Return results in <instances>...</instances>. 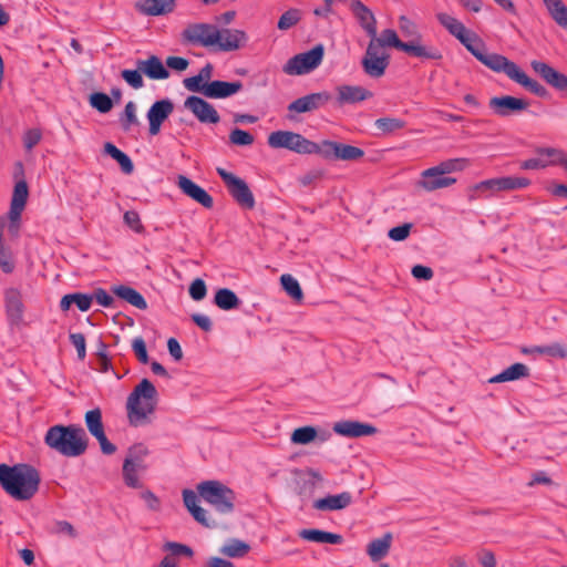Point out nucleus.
<instances>
[{
    "label": "nucleus",
    "mask_w": 567,
    "mask_h": 567,
    "mask_svg": "<svg viewBox=\"0 0 567 567\" xmlns=\"http://www.w3.org/2000/svg\"><path fill=\"white\" fill-rule=\"evenodd\" d=\"M179 189L186 196L197 202L205 208H212L214 206L213 197L199 185L194 183L192 179L184 175H179L176 182Z\"/></svg>",
    "instance_id": "nucleus-20"
},
{
    "label": "nucleus",
    "mask_w": 567,
    "mask_h": 567,
    "mask_svg": "<svg viewBox=\"0 0 567 567\" xmlns=\"http://www.w3.org/2000/svg\"><path fill=\"white\" fill-rule=\"evenodd\" d=\"M229 141L234 145L248 146L254 143V136L249 132L235 128L229 134Z\"/></svg>",
    "instance_id": "nucleus-56"
},
{
    "label": "nucleus",
    "mask_w": 567,
    "mask_h": 567,
    "mask_svg": "<svg viewBox=\"0 0 567 567\" xmlns=\"http://www.w3.org/2000/svg\"><path fill=\"white\" fill-rule=\"evenodd\" d=\"M176 0H143L137 9L145 16L158 17L172 13L175 10Z\"/></svg>",
    "instance_id": "nucleus-28"
},
{
    "label": "nucleus",
    "mask_w": 567,
    "mask_h": 567,
    "mask_svg": "<svg viewBox=\"0 0 567 567\" xmlns=\"http://www.w3.org/2000/svg\"><path fill=\"white\" fill-rule=\"evenodd\" d=\"M437 21L454 35L482 64L487 66V61L493 59L497 53L484 52L478 47L473 45V39L476 37L471 33L465 25L456 18L445 13L439 12L436 14Z\"/></svg>",
    "instance_id": "nucleus-8"
},
{
    "label": "nucleus",
    "mask_w": 567,
    "mask_h": 567,
    "mask_svg": "<svg viewBox=\"0 0 567 567\" xmlns=\"http://www.w3.org/2000/svg\"><path fill=\"white\" fill-rule=\"evenodd\" d=\"M218 37V28L210 23H192L182 32V40L193 45L215 48Z\"/></svg>",
    "instance_id": "nucleus-10"
},
{
    "label": "nucleus",
    "mask_w": 567,
    "mask_h": 567,
    "mask_svg": "<svg viewBox=\"0 0 567 567\" xmlns=\"http://www.w3.org/2000/svg\"><path fill=\"white\" fill-rule=\"evenodd\" d=\"M392 538L391 533H385L381 538H375L368 544L367 554L371 560L379 561L389 554Z\"/></svg>",
    "instance_id": "nucleus-31"
},
{
    "label": "nucleus",
    "mask_w": 567,
    "mask_h": 567,
    "mask_svg": "<svg viewBox=\"0 0 567 567\" xmlns=\"http://www.w3.org/2000/svg\"><path fill=\"white\" fill-rule=\"evenodd\" d=\"M539 155H546L549 157L546 163L551 165H559L567 172V153L564 150L555 147H542L537 150Z\"/></svg>",
    "instance_id": "nucleus-43"
},
{
    "label": "nucleus",
    "mask_w": 567,
    "mask_h": 567,
    "mask_svg": "<svg viewBox=\"0 0 567 567\" xmlns=\"http://www.w3.org/2000/svg\"><path fill=\"white\" fill-rule=\"evenodd\" d=\"M280 282L285 291L296 301L300 302L303 299L301 287L296 278L289 274L280 277Z\"/></svg>",
    "instance_id": "nucleus-47"
},
{
    "label": "nucleus",
    "mask_w": 567,
    "mask_h": 567,
    "mask_svg": "<svg viewBox=\"0 0 567 567\" xmlns=\"http://www.w3.org/2000/svg\"><path fill=\"white\" fill-rule=\"evenodd\" d=\"M528 375V368L523 363H514L499 374L493 377L489 382L514 381Z\"/></svg>",
    "instance_id": "nucleus-40"
},
{
    "label": "nucleus",
    "mask_w": 567,
    "mask_h": 567,
    "mask_svg": "<svg viewBox=\"0 0 567 567\" xmlns=\"http://www.w3.org/2000/svg\"><path fill=\"white\" fill-rule=\"evenodd\" d=\"M498 192L520 189L529 186L530 181L526 177L504 176L496 178Z\"/></svg>",
    "instance_id": "nucleus-44"
},
{
    "label": "nucleus",
    "mask_w": 567,
    "mask_h": 567,
    "mask_svg": "<svg viewBox=\"0 0 567 567\" xmlns=\"http://www.w3.org/2000/svg\"><path fill=\"white\" fill-rule=\"evenodd\" d=\"M350 8L361 27L371 38H374L377 34V20L372 11L359 0L353 1Z\"/></svg>",
    "instance_id": "nucleus-26"
},
{
    "label": "nucleus",
    "mask_w": 567,
    "mask_h": 567,
    "mask_svg": "<svg viewBox=\"0 0 567 567\" xmlns=\"http://www.w3.org/2000/svg\"><path fill=\"white\" fill-rule=\"evenodd\" d=\"M243 89L240 81L226 82L215 80L206 84L205 96L208 99H226L237 94Z\"/></svg>",
    "instance_id": "nucleus-23"
},
{
    "label": "nucleus",
    "mask_w": 567,
    "mask_h": 567,
    "mask_svg": "<svg viewBox=\"0 0 567 567\" xmlns=\"http://www.w3.org/2000/svg\"><path fill=\"white\" fill-rule=\"evenodd\" d=\"M331 99L327 91L311 93L299 97L288 105V111L293 113H305L318 110L327 104Z\"/></svg>",
    "instance_id": "nucleus-19"
},
{
    "label": "nucleus",
    "mask_w": 567,
    "mask_h": 567,
    "mask_svg": "<svg viewBox=\"0 0 567 567\" xmlns=\"http://www.w3.org/2000/svg\"><path fill=\"white\" fill-rule=\"evenodd\" d=\"M113 292L121 299L125 300L130 305L136 307L137 309L145 310L147 308V303L144 297L135 289L128 286H116L113 288Z\"/></svg>",
    "instance_id": "nucleus-34"
},
{
    "label": "nucleus",
    "mask_w": 567,
    "mask_h": 567,
    "mask_svg": "<svg viewBox=\"0 0 567 567\" xmlns=\"http://www.w3.org/2000/svg\"><path fill=\"white\" fill-rule=\"evenodd\" d=\"M332 430L338 435L344 437H361L374 435L378 429L371 424L362 423L353 420H343L336 422Z\"/></svg>",
    "instance_id": "nucleus-18"
},
{
    "label": "nucleus",
    "mask_w": 567,
    "mask_h": 567,
    "mask_svg": "<svg viewBox=\"0 0 567 567\" xmlns=\"http://www.w3.org/2000/svg\"><path fill=\"white\" fill-rule=\"evenodd\" d=\"M412 227V224L405 223L403 225L391 228L388 233V236L394 241L405 240L409 237Z\"/></svg>",
    "instance_id": "nucleus-59"
},
{
    "label": "nucleus",
    "mask_w": 567,
    "mask_h": 567,
    "mask_svg": "<svg viewBox=\"0 0 567 567\" xmlns=\"http://www.w3.org/2000/svg\"><path fill=\"white\" fill-rule=\"evenodd\" d=\"M85 424L91 435L96 436L104 432L102 412L99 408L85 413Z\"/></svg>",
    "instance_id": "nucleus-45"
},
{
    "label": "nucleus",
    "mask_w": 567,
    "mask_h": 567,
    "mask_svg": "<svg viewBox=\"0 0 567 567\" xmlns=\"http://www.w3.org/2000/svg\"><path fill=\"white\" fill-rule=\"evenodd\" d=\"M183 501L186 508L193 515L194 519L206 527H215V522L209 523L207 519V512L197 505V495L192 489L183 491Z\"/></svg>",
    "instance_id": "nucleus-30"
},
{
    "label": "nucleus",
    "mask_w": 567,
    "mask_h": 567,
    "mask_svg": "<svg viewBox=\"0 0 567 567\" xmlns=\"http://www.w3.org/2000/svg\"><path fill=\"white\" fill-rule=\"evenodd\" d=\"M29 196V188L25 181H19L16 183L13 188V194L11 198L12 205L25 207L27 200Z\"/></svg>",
    "instance_id": "nucleus-54"
},
{
    "label": "nucleus",
    "mask_w": 567,
    "mask_h": 567,
    "mask_svg": "<svg viewBox=\"0 0 567 567\" xmlns=\"http://www.w3.org/2000/svg\"><path fill=\"white\" fill-rule=\"evenodd\" d=\"M44 443L65 457H78L85 453L89 440L83 427L58 424L49 427Z\"/></svg>",
    "instance_id": "nucleus-3"
},
{
    "label": "nucleus",
    "mask_w": 567,
    "mask_h": 567,
    "mask_svg": "<svg viewBox=\"0 0 567 567\" xmlns=\"http://www.w3.org/2000/svg\"><path fill=\"white\" fill-rule=\"evenodd\" d=\"M488 105L497 116L506 117L527 110L529 104L523 99L503 95L492 97Z\"/></svg>",
    "instance_id": "nucleus-16"
},
{
    "label": "nucleus",
    "mask_w": 567,
    "mask_h": 567,
    "mask_svg": "<svg viewBox=\"0 0 567 567\" xmlns=\"http://www.w3.org/2000/svg\"><path fill=\"white\" fill-rule=\"evenodd\" d=\"M142 73L143 72L138 70V68L136 70L126 69L121 72V76L128 85L135 90H138L144 86Z\"/></svg>",
    "instance_id": "nucleus-55"
},
{
    "label": "nucleus",
    "mask_w": 567,
    "mask_h": 567,
    "mask_svg": "<svg viewBox=\"0 0 567 567\" xmlns=\"http://www.w3.org/2000/svg\"><path fill=\"white\" fill-rule=\"evenodd\" d=\"M389 64V56L380 54L377 42H370L362 60L364 72L371 78H381Z\"/></svg>",
    "instance_id": "nucleus-13"
},
{
    "label": "nucleus",
    "mask_w": 567,
    "mask_h": 567,
    "mask_svg": "<svg viewBox=\"0 0 567 567\" xmlns=\"http://www.w3.org/2000/svg\"><path fill=\"white\" fill-rule=\"evenodd\" d=\"M142 473H144V472L140 471L137 468L133 470L131 467V470L126 471V470H124V466L122 467L124 483L126 484V486L132 487V488L142 487V483L138 477V475Z\"/></svg>",
    "instance_id": "nucleus-60"
},
{
    "label": "nucleus",
    "mask_w": 567,
    "mask_h": 567,
    "mask_svg": "<svg viewBox=\"0 0 567 567\" xmlns=\"http://www.w3.org/2000/svg\"><path fill=\"white\" fill-rule=\"evenodd\" d=\"M553 20L567 30V6L561 0H543Z\"/></svg>",
    "instance_id": "nucleus-39"
},
{
    "label": "nucleus",
    "mask_w": 567,
    "mask_h": 567,
    "mask_svg": "<svg viewBox=\"0 0 567 567\" xmlns=\"http://www.w3.org/2000/svg\"><path fill=\"white\" fill-rule=\"evenodd\" d=\"M317 437V430L313 426L296 429L291 434V442L295 444H308Z\"/></svg>",
    "instance_id": "nucleus-50"
},
{
    "label": "nucleus",
    "mask_w": 567,
    "mask_h": 567,
    "mask_svg": "<svg viewBox=\"0 0 567 567\" xmlns=\"http://www.w3.org/2000/svg\"><path fill=\"white\" fill-rule=\"evenodd\" d=\"M40 483V473L32 465L0 464V485L16 501L31 499L38 493Z\"/></svg>",
    "instance_id": "nucleus-1"
},
{
    "label": "nucleus",
    "mask_w": 567,
    "mask_h": 567,
    "mask_svg": "<svg viewBox=\"0 0 567 567\" xmlns=\"http://www.w3.org/2000/svg\"><path fill=\"white\" fill-rule=\"evenodd\" d=\"M184 106L202 123L217 124L220 120L216 109L199 96H188L184 102Z\"/></svg>",
    "instance_id": "nucleus-14"
},
{
    "label": "nucleus",
    "mask_w": 567,
    "mask_h": 567,
    "mask_svg": "<svg viewBox=\"0 0 567 567\" xmlns=\"http://www.w3.org/2000/svg\"><path fill=\"white\" fill-rule=\"evenodd\" d=\"M468 165V159L466 158H452L444 162H441L439 165L433 166L440 175L446 176L453 172L462 171Z\"/></svg>",
    "instance_id": "nucleus-48"
},
{
    "label": "nucleus",
    "mask_w": 567,
    "mask_h": 567,
    "mask_svg": "<svg viewBox=\"0 0 567 567\" xmlns=\"http://www.w3.org/2000/svg\"><path fill=\"white\" fill-rule=\"evenodd\" d=\"M309 141L299 133L276 131L268 135L267 143L271 148H286L298 154H308Z\"/></svg>",
    "instance_id": "nucleus-12"
},
{
    "label": "nucleus",
    "mask_w": 567,
    "mask_h": 567,
    "mask_svg": "<svg viewBox=\"0 0 567 567\" xmlns=\"http://www.w3.org/2000/svg\"><path fill=\"white\" fill-rule=\"evenodd\" d=\"M136 66L152 80H165L169 76V72L156 55H151L146 60H137Z\"/></svg>",
    "instance_id": "nucleus-25"
},
{
    "label": "nucleus",
    "mask_w": 567,
    "mask_h": 567,
    "mask_svg": "<svg viewBox=\"0 0 567 567\" xmlns=\"http://www.w3.org/2000/svg\"><path fill=\"white\" fill-rule=\"evenodd\" d=\"M250 550V546L244 540L231 538L227 540L219 549V553L229 558L245 557Z\"/></svg>",
    "instance_id": "nucleus-35"
},
{
    "label": "nucleus",
    "mask_w": 567,
    "mask_h": 567,
    "mask_svg": "<svg viewBox=\"0 0 567 567\" xmlns=\"http://www.w3.org/2000/svg\"><path fill=\"white\" fill-rule=\"evenodd\" d=\"M374 125L383 134H391L395 131L402 130L405 126V122L396 117H381L374 122Z\"/></svg>",
    "instance_id": "nucleus-49"
},
{
    "label": "nucleus",
    "mask_w": 567,
    "mask_h": 567,
    "mask_svg": "<svg viewBox=\"0 0 567 567\" xmlns=\"http://www.w3.org/2000/svg\"><path fill=\"white\" fill-rule=\"evenodd\" d=\"M183 83L188 91L202 93L205 96V89L208 82H205L198 74L186 78Z\"/></svg>",
    "instance_id": "nucleus-61"
},
{
    "label": "nucleus",
    "mask_w": 567,
    "mask_h": 567,
    "mask_svg": "<svg viewBox=\"0 0 567 567\" xmlns=\"http://www.w3.org/2000/svg\"><path fill=\"white\" fill-rule=\"evenodd\" d=\"M207 288L205 281L200 278L195 279L189 286V296L199 301L206 297Z\"/></svg>",
    "instance_id": "nucleus-62"
},
{
    "label": "nucleus",
    "mask_w": 567,
    "mask_h": 567,
    "mask_svg": "<svg viewBox=\"0 0 567 567\" xmlns=\"http://www.w3.org/2000/svg\"><path fill=\"white\" fill-rule=\"evenodd\" d=\"M474 192L477 193V197H481L483 195L491 196L495 193H498V186L496 178L486 179L483 182H480L474 186Z\"/></svg>",
    "instance_id": "nucleus-57"
},
{
    "label": "nucleus",
    "mask_w": 567,
    "mask_h": 567,
    "mask_svg": "<svg viewBox=\"0 0 567 567\" xmlns=\"http://www.w3.org/2000/svg\"><path fill=\"white\" fill-rule=\"evenodd\" d=\"M90 104L101 113H107L113 107L111 97L101 92H96L90 95Z\"/></svg>",
    "instance_id": "nucleus-52"
},
{
    "label": "nucleus",
    "mask_w": 567,
    "mask_h": 567,
    "mask_svg": "<svg viewBox=\"0 0 567 567\" xmlns=\"http://www.w3.org/2000/svg\"><path fill=\"white\" fill-rule=\"evenodd\" d=\"M157 390L148 379H143L127 398L126 409L130 424L141 426L150 422L157 405Z\"/></svg>",
    "instance_id": "nucleus-4"
},
{
    "label": "nucleus",
    "mask_w": 567,
    "mask_h": 567,
    "mask_svg": "<svg viewBox=\"0 0 567 567\" xmlns=\"http://www.w3.org/2000/svg\"><path fill=\"white\" fill-rule=\"evenodd\" d=\"M40 483V473L32 465L0 464V485L16 501L31 499L38 493Z\"/></svg>",
    "instance_id": "nucleus-2"
},
{
    "label": "nucleus",
    "mask_w": 567,
    "mask_h": 567,
    "mask_svg": "<svg viewBox=\"0 0 567 567\" xmlns=\"http://www.w3.org/2000/svg\"><path fill=\"white\" fill-rule=\"evenodd\" d=\"M364 156L362 148L349 144L338 143L336 161H359Z\"/></svg>",
    "instance_id": "nucleus-46"
},
{
    "label": "nucleus",
    "mask_w": 567,
    "mask_h": 567,
    "mask_svg": "<svg viewBox=\"0 0 567 567\" xmlns=\"http://www.w3.org/2000/svg\"><path fill=\"white\" fill-rule=\"evenodd\" d=\"M456 183L454 177L440 175L434 168L430 167L421 173L417 186L426 192L446 188Z\"/></svg>",
    "instance_id": "nucleus-22"
},
{
    "label": "nucleus",
    "mask_w": 567,
    "mask_h": 567,
    "mask_svg": "<svg viewBox=\"0 0 567 567\" xmlns=\"http://www.w3.org/2000/svg\"><path fill=\"white\" fill-rule=\"evenodd\" d=\"M299 537L320 544H341L343 542V537L340 534H334L321 529H301L299 532Z\"/></svg>",
    "instance_id": "nucleus-32"
},
{
    "label": "nucleus",
    "mask_w": 567,
    "mask_h": 567,
    "mask_svg": "<svg viewBox=\"0 0 567 567\" xmlns=\"http://www.w3.org/2000/svg\"><path fill=\"white\" fill-rule=\"evenodd\" d=\"M399 28L403 37L411 39L409 42H422V34L417 24L405 16L399 18Z\"/></svg>",
    "instance_id": "nucleus-42"
},
{
    "label": "nucleus",
    "mask_w": 567,
    "mask_h": 567,
    "mask_svg": "<svg viewBox=\"0 0 567 567\" xmlns=\"http://www.w3.org/2000/svg\"><path fill=\"white\" fill-rule=\"evenodd\" d=\"M337 93L339 105L359 103L372 96V92L359 85H340Z\"/></svg>",
    "instance_id": "nucleus-24"
},
{
    "label": "nucleus",
    "mask_w": 567,
    "mask_h": 567,
    "mask_svg": "<svg viewBox=\"0 0 567 567\" xmlns=\"http://www.w3.org/2000/svg\"><path fill=\"white\" fill-rule=\"evenodd\" d=\"M174 111V104L169 99H163L152 104L146 117L150 124L148 132L152 136L161 132L162 124Z\"/></svg>",
    "instance_id": "nucleus-15"
},
{
    "label": "nucleus",
    "mask_w": 567,
    "mask_h": 567,
    "mask_svg": "<svg viewBox=\"0 0 567 567\" xmlns=\"http://www.w3.org/2000/svg\"><path fill=\"white\" fill-rule=\"evenodd\" d=\"M104 152L120 164L121 169L124 174L130 175L133 173L134 165L132 159L128 157V155H126L124 152L117 148L114 144L110 142L105 143Z\"/></svg>",
    "instance_id": "nucleus-38"
},
{
    "label": "nucleus",
    "mask_w": 567,
    "mask_h": 567,
    "mask_svg": "<svg viewBox=\"0 0 567 567\" xmlns=\"http://www.w3.org/2000/svg\"><path fill=\"white\" fill-rule=\"evenodd\" d=\"M138 120L136 116V105L130 101L124 107V112L121 116V125L125 132H128L133 125H137Z\"/></svg>",
    "instance_id": "nucleus-51"
},
{
    "label": "nucleus",
    "mask_w": 567,
    "mask_h": 567,
    "mask_svg": "<svg viewBox=\"0 0 567 567\" xmlns=\"http://www.w3.org/2000/svg\"><path fill=\"white\" fill-rule=\"evenodd\" d=\"M217 174L225 183L229 194L241 206L248 209L254 208L255 198L249 189L247 183L234 175L233 173L227 172L225 168L218 167Z\"/></svg>",
    "instance_id": "nucleus-11"
},
{
    "label": "nucleus",
    "mask_w": 567,
    "mask_h": 567,
    "mask_svg": "<svg viewBox=\"0 0 567 567\" xmlns=\"http://www.w3.org/2000/svg\"><path fill=\"white\" fill-rule=\"evenodd\" d=\"M370 42H377V48L380 50L382 47L395 48L413 58L423 60H441L443 54L441 50L434 45L419 43V42H403L399 39L396 32L392 29L382 31L381 37L371 38Z\"/></svg>",
    "instance_id": "nucleus-5"
},
{
    "label": "nucleus",
    "mask_w": 567,
    "mask_h": 567,
    "mask_svg": "<svg viewBox=\"0 0 567 567\" xmlns=\"http://www.w3.org/2000/svg\"><path fill=\"white\" fill-rule=\"evenodd\" d=\"M215 48L223 52L239 50L248 42L245 31L238 29H218V37Z\"/></svg>",
    "instance_id": "nucleus-17"
},
{
    "label": "nucleus",
    "mask_w": 567,
    "mask_h": 567,
    "mask_svg": "<svg viewBox=\"0 0 567 567\" xmlns=\"http://www.w3.org/2000/svg\"><path fill=\"white\" fill-rule=\"evenodd\" d=\"M523 352L527 354L549 355L559 359L567 358V348L558 342L548 346H536L528 349L526 348L523 349Z\"/></svg>",
    "instance_id": "nucleus-37"
},
{
    "label": "nucleus",
    "mask_w": 567,
    "mask_h": 567,
    "mask_svg": "<svg viewBox=\"0 0 567 567\" xmlns=\"http://www.w3.org/2000/svg\"><path fill=\"white\" fill-rule=\"evenodd\" d=\"M338 151V142L333 141H322L321 143H315L309 141L308 154H318L324 159L336 161V155Z\"/></svg>",
    "instance_id": "nucleus-36"
},
{
    "label": "nucleus",
    "mask_w": 567,
    "mask_h": 567,
    "mask_svg": "<svg viewBox=\"0 0 567 567\" xmlns=\"http://www.w3.org/2000/svg\"><path fill=\"white\" fill-rule=\"evenodd\" d=\"M301 19V11L299 9H289L281 14L278 21V29L286 31L296 25Z\"/></svg>",
    "instance_id": "nucleus-53"
},
{
    "label": "nucleus",
    "mask_w": 567,
    "mask_h": 567,
    "mask_svg": "<svg viewBox=\"0 0 567 567\" xmlns=\"http://www.w3.org/2000/svg\"><path fill=\"white\" fill-rule=\"evenodd\" d=\"M352 503V495L349 492H342L337 495H328L315 501L313 507L318 511H340Z\"/></svg>",
    "instance_id": "nucleus-27"
},
{
    "label": "nucleus",
    "mask_w": 567,
    "mask_h": 567,
    "mask_svg": "<svg viewBox=\"0 0 567 567\" xmlns=\"http://www.w3.org/2000/svg\"><path fill=\"white\" fill-rule=\"evenodd\" d=\"M42 132L39 128H30L23 134V146L27 152H31L35 145L40 143Z\"/></svg>",
    "instance_id": "nucleus-58"
},
{
    "label": "nucleus",
    "mask_w": 567,
    "mask_h": 567,
    "mask_svg": "<svg viewBox=\"0 0 567 567\" xmlns=\"http://www.w3.org/2000/svg\"><path fill=\"white\" fill-rule=\"evenodd\" d=\"M199 496L221 514L234 511L236 495L233 489L219 481H204L197 485Z\"/></svg>",
    "instance_id": "nucleus-7"
},
{
    "label": "nucleus",
    "mask_w": 567,
    "mask_h": 567,
    "mask_svg": "<svg viewBox=\"0 0 567 567\" xmlns=\"http://www.w3.org/2000/svg\"><path fill=\"white\" fill-rule=\"evenodd\" d=\"M148 453V449L142 443L131 446L123 462L124 470L128 471L132 467L145 472L147 470L145 457Z\"/></svg>",
    "instance_id": "nucleus-29"
},
{
    "label": "nucleus",
    "mask_w": 567,
    "mask_h": 567,
    "mask_svg": "<svg viewBox=\"0 0 567 567\" xmlns=\"http://www.w3.org/2000/svg\"><path fill=\"white\" fill-rule=\"evenodd\" d=\"M487 68L496 73H504L508 79L539 97L548 95V91L544 85L530 79L515 62L502 54L497 53L493 59L488 60Z\"/></svg>",
    "instance_id": "nucleus-6"
},
{
    "label": "nucleus",
    "mask_w": 567,
    "mask_h": 567,
    "mask_svg": "<svg viewBox=\"0 0 567 567\" xmlns=\"http://www.w3.org/2000/svg\"><path fill=\"white\" fill-rule=\"evenodd\" d=\"M123 218L124 223L135 233L140 234L144 230V226L142 225L140 215L135 210L125 212Z\"/></svg>",
    "instance_id": "nucleus-63"
},
{
    "label": "nucleus",
    "mask_w": 567,
    "mask_h": 567,
    "mask_svg": "<svg viewBox=\"0 0 567 567\" xmlns=\"http://www.w3.org/2000/svg\"><path fill=\"white\" fill-rule=\"evenodd\" d=\"M323 54V45L318 44L307 52L290 58L284 65L282 71L288 75L308 74L321 64Z\"/></svg>",
    "instance_id": "nucleus-9"
},
{
    "label": "nucleus",
    "mask_w": 567,
    "mask_h": 567,
    "mask_svg": "<svg viewBox=\"0 0 567 567\" xmlns=\"http://www.w3.org/2000/svg\"><path fill=\"white\" fill-rule=\"evenodd\" d=\"M214 301L215 305L221 310L236 309L240 305L239 298L233 290L228 288H221L217 290L215 293Z\"/></svg>",
    "instance_id": "nucleus-41"
},
{
    "label": "nucleus",
    "mask_w": 567,
    "mask_h": 567,
    "mask_svg": "<svg viewBox=\"0 0 567 567\" xmlns=\"http://www.w3.org/2000/svg\"><path fill=\"white\" fill-rule=\"evenodd\" d=\"M533 70L550 86L560 90L567 91V76L549 64L542 61H532L530 63Z\"/></svg>",
    "instance_id": "nucleus-21"
},
{
    "label": "nucleus",
    "mask_w": 567,
    "mask_h": 567,
    "mask_svg": "<svg viewBox=\"0 0 567 567\" xmlns=\"http://www.w3.org/2000/svg\"><path fill=\"white\" fill-rule=\"evenodd\" d=\"M6 310L10 319L19 321L23 315L22 297L18 289L10 288L4 295Z\"/></svg>",
    "instance_id": "nucleus-33"
},
{
    "label": "nucleus",
    "mask_w": 567,
    "mask_h": 567,
    "mask_svg": "<svg viewBox=\"0 0 567 567\" xmlns=\"http://www.w3.org/2000/svg\"><path fill=\"white\" fill-rule=\"evenodd\" d=\"M132 348H133V351H134L135 355L137 357V359L142 363L146 364L148 362V354H147L146 344H145V341L143 340V338H141V337L135 338L133 340Z\"/></svg>",
    "instance_id": "nucleus-64"
}]
</instances>
